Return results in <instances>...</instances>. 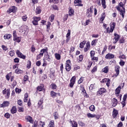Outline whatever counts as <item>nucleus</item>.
<instances>
[{
    "label": "nucleus",
    "mask_w": 127,
    "mask_h": 127,
    "mask_svg": "<svg viewBox=\"0 0 127 127\" xmlns=\"http://www.w3.org/2000/svg\"><path fill=\"white\" fill-rule=\"evenodd\" d=\"M92 13H93V10H92V7H90L87 9L86 15L88 17H91Z\"/></svg>",
    "instance_id": "nucleus-8"
},
{
    "label": "nucleus",
    "mask_w": 127,
    "mask_h": 127,
    "mask_svg": "<svg viewBox=\"0 0 127 127\" xmlns=\"http://www.w3.org/2000/svg\"><path fill=\"white\" fill-rule=\"evenodd\" d=\"M35 12L37 13V14H39L41 12V9H40V7H37L36 8Z\"/></svg>",
    "instance_id": "nucleus-32"
},
{
    "label": "nucleus",
    "mask_w": 127,
    "mask_h": 127,
    "mask_svg": "<svg viewBox=\"0 0 127 127\" xmlns=\"http://www.w3.org/2000/svg\"><path fill=\"white\" fill-rule=\"evenodd\" d=\"M71 123L72 124V127H78V124H77V122L75 121H71Z\"/></svg>",
    "instance_id": "nucleus-36"
},
{
    "label": "nucleus",
    "mask_w": 127,
    "mask_h": 127,
    "mask_svg": "<svg viewBox=\"0 0 127 127\" xmlns=\"http://www.w3.org/2000/svg\"><path fill=\"white\" fill-rule=\"evenodd\" d=\"M10 89H6V88H5L2 91L3 95H6L5 96L6 99H8V98H9V95H10Z\"/></svg>",
    "instance_id": "nucleus-5"
},
{
    "label": "nucleus",
    "mask_w": 127,
    "mask_h": 127,
    "mask_svg": "<svg viewBox=\"0 0 127 127\" xmlns=\"http://www.w3.org/2000/svg\"><path fill=\"white\" fill-rule=\"evenodd\" d=\"M70 34H71V30H68L67 33L66 34V38H69V37L70 35Z\"/></svg>",
    "instance_id": "nucleus-50"
},
{
    "label": "nucleus",
    "mask_w": 127,
    "mask_h": 127,
    "mask_svg": "<svg viewBox=\"0 0 127 127\" xmlns=\"http://www.w3.org/2000/svg\"><path fill=\"white\" fill-rule=\"evenodd\" d=\"M112 102H113V104H112L113 107H116V106L118 105V100L117 99L113 98Z\"/></svg>",
    "instance_id": "nucleus-20"
},
{
    "label": "nucleus",
    "mask_w": 127,
    "mask_h": 127,
    "mask_svg": "<svg viewBox=\"0 0 127 127\" xmlns=\"http://www.w3.org/2000/svg\"><path fill=\"white\" fill-rule=\"evenodd\" d=\"M9 55H10V56L12 57V56H13V55H14V50H12L11 51H10L9 52Z\"/></svg>",
    "instance_id": "nucleus-47"
},
{
    "label": "nucleus",
    "mask_w": 127,
    "mask_h": 127,
    "mask_svg": "<svg viewBox=\"0 0 127 127\" xmlns=\"http://www.w3.org/2000/svg\"><path fill=\"white\" fill-rule=\"evenodd\" d=\"M68 19V14H66L64 15V21H66Z\"/></svg>",
    "instance_id": "nucleus-60"
},
{
    "label": "nucleus",
    "mask_w": 127,
    "mask_h": 127,
    "mask_svg": "<svg viewBox=\"0 0 127 127\" xmlns=\"http://www.w3.org/2000/svg\"><path fill=\"white\" fill-rule=\"evenodd\" d=\"M124 3L123 2H120L117 7V10L120 11V14L122 15L123 18L125 17V13L126 11H125V7H124Z\"/></svg>",
    "instance_id": "nucleus-1"
},
{
    "label": "nucleus",
    "mask_w": 127,
    "mask_h": 127,
    "mask_svg": "<svg viewBox=\"0 0 127 127\" xmlns=\"http://www.w3.org/2000/svg\"><path fill=\"white\" fill-rule=\"evenodd\" d=\"M118 112L116 110L114 109L113 112V117L114 118H116L118 116Z\"/></svg>",
    "instance_id": "nucleus-27"
},
{
    "label": "nucleus",
    "mask_w": 127,
    "mask_h": 127,
    "mask_svg": "<svg viewBox=\"0 0 127 127\" xmlns=\"http://www.w3.org/2000/svg\"><path fill=\"white\" fill-rule=\"evenodd\" d=\"M124 86H125L124 84H123L122 85H119L115 90V95L117 97H119L120 100H122V94L119 95V94L121 93V89H123Z\"/></svg>",
    "instance_id": "nucleus-2"
},
{
    "label": "nucleus",
    "mask_w": 127,
    "mask_h": 127,
    "mask_svg": "<svg viewBox=\"0 0 127 127\" xmlns=\"http://www.w3.org/2000/svg\"><path fill=\"white\" fill-rule=\"evenodd\" d=\"M115 71L116 72L115 75L118 76L119 74H120V66H117L115 67Z\"/></svg>",
    "instance_id": "nucleus-19"
},
{
    "label": "nucleus",
    "mask_w": 127,
    "mask_h": 127,
    "mask_svg": "<svg viewBox=\"0 0 127 127\" xmlns=\"http://www.w3.org/2000/svg\"><path fill=\"white\" fill-rule=\"evenodd\" d=\"M50 2H52L53 3H58V2H59V0H50Z\"/></svg>",
    "instance_id": "nucleus-48"
},
{
    "label": "nucleus",
    "mask_w": 127,
    "mask_h": 127,
    "mask_svg": "<svg viewBox=\"0 0 127 127\" xmlns=\"http://www.w3.org/2000/svg\"><path fill=\"white\" fill-rule=\"evenodd\" d=\"M65 68L66 71H67V72H69V71L71 70V61H70V60L66 61L65 63Z\"/></svg>",
    "instance_id": "nucleus-3"
},
{
    "label": "nucleus",
    "mask_w": 127,
    "mask_h": 127,
    "mask_svg": "<svg viewBox=\"0 0 127 127\" xmlns=\"http://www.w3.org/2000/svg\"><path fill=\"white\" fill-rule=\"evenodd\" d=\"M9 105V102L8 101H4L2 104L0 105V108H3L4 107H7Z\"/></svg>",
    "instance_id": "nucleus-16"
},
{
    "label": "nucleus",
    "mask_w": 127,
    "mask_h": 127,
    "mask_svg": "<svg viewBox=\"0 0 127 127\" xmlns=\"http://www.w3.org/2000/svg\"><path fill=\"white\" fill-rule=\"evenodd\" d=\"M91 60H94L95 61H96V62H97V61H98V57H93L92 58H91Z\"/></svg>",
    "instance_id": "nucleus-61"
},
{
    "label": "nucleus",
    "mask_w": 127,
    "mask_h": 127,
    "mask_svg": "<svg viewBox=\"0 0 127 127\" xmlns=\"http://www.w3.org/2000/svg\"><path fill=\"white\" fill-rule=\"evenodd\" d=\"M49 19L51 20V22H52L54 20V15H51Z\"/></svg>",
    "instance_id": "nucleus-54"
},
{
    "label": "nucleus",
    "mask_w": 127,
    "mask_h": 127,
    "mask_svg": "<svg viewBox=\"0 0 127 127\" xmlns=\"http://www.w3.org/2000/svg\"><path fill=\"white\" fill-rule=\"evenodd\" d=\"M90 54L91 58H92V57H94V56H95V51H91L90 52Z\"/></svg>",
    "instance_id": "nucleus-45"
},
{
    "label": "nucleus",
    "mask_w": 127,
    "mask_h": 127,
    "mask_svg": "<svg viewBox=\"0 0 127 127\" xmlns=\"http://www.w3.org/2000/svg\"><path fill=\"white\" fill-rule=\"evenodd\" d=\"M11 74L12 73L11 72H10L9 73H8L6 75V80L7 81H9V79H10V77L11 76Z\"/></svg>",
    "instance_id": "nucleus-39"
},
{
    "label": "nucleus",
    "mask_w": 127,
    "mask_h": 127,
    "mask_svg": "<svg viewBox=\"0 0 127 127\" xmlns=\"http://www.w3.org/2000/svg\"><path fill=\"white\" fill-rule=\"evenodd\" d=\"M107 92V90L105 89V88H101L97 92V94L98 96H101V95H103L104 93Z\"/></svg>",
    "instance_id": "nucleus-6"
},
{
    "label": "nucleus",
    "mask_w": 127,
    "mask_h": 127,
    "mask_svg": "<svg viewBox=\"0 0 127 127\" xmlns=\"http://www.w3.org/2000/svg\"><path fill=\"white\" fill-rule=\"evenodd\" d=\"M102 83H106V86L110 87L111 85V80L109 78H104L102 81Z\"/></svg>",
    "instance_id": "nucleus-7"
},
{
    "label": "nucleus",
    "mask_w": 127,
    "mask_h": 127,
    "mask_svg": "<svg viewBox=\"0 0 127 127\" xmlns=\"http://www.w3.org/2000/svg\"><path fill=\"white\" fill-rule=\"evenodd\" d=\"M120 64L121 66H124V65H125V62L121 60L120 62Z\"/></svg>",
    "instance_id": "nucleus-64"
},
{
    "label": "nucleus",
    "mask_w": 127,
    "mask_h": 127,
    "mask_svg": "<svg viewBox=\"0 0 127 127\" xmlns=\"http://www.w3.org/2000/svg\"><path fill=\"white\" fill-rule=\"evenodd\" d=\"M43 104V98H42V99H40V100L39 101V102L38 103V105L40 107V106H41V105Z\"/></svg>",
    "instance_id": "nucleus-40"
},
{
    "label": "nucleus",
    "mask_w": 127,
    "mask_h": 127,
    "mask_svg": "<svg viewBox=\"0 0 127 127\" xmlns=\"http://www.w3.org/2000/svg\"><path fill=\"white\" fill-rule=\"evenodd\" d=\"M45 125V123L44 122H42L40 121V125H39V127H44Z\"/></svg>",
    "instance_id": "nucleus-49"
},
{
    "label": "nucleus",
    "mask_w": 127,
    "mask_h": 127,
    "mask_svg": "<svg viewBox=\"0 0 127 127\" xmlns=\"http://www.w3.org/2000/svg\"><path fill=\"white\" fill-rule=\"evenodd\" d=\"M5 118H6V119H9L10 115L8 113H5L4 115Z\"/></svg>",
    "instance_id": "nucleus-58"
},
{
    "label": "nucleus",
    "mask_w": 127,
    "mask_h": 127,
    "mask_svg": "<svg viewBox=\"0 0 127 127\" xmlns=\"http://www.w3.org/2000/svg\"><path fill=\"white\" fill-rule=\"evenodd\" d=\"M55 56L57 60H60L61 59V56L59 54L56 53Z\"/></svg>",
    "instance_id": "nucleus-31"
},
{
    "label": "nucleus",
    "mask_w": 127,
    "mask_h": 127,
    "mask_svg": "<svg viewBox=\"0 0 127 127\" xmlns=\"http://www.w3.org/2000/svg\"><path fill=\"white\" fill-rule=\"evenodd\" d=\"M58 95V96H60V93H56L55 92L52 91L51 92V95L52 96V98H55Z\"/></svg>",
    "instance_id": "nucleus-17"
},
{
    "label": "nucleus",
    "mask_w": 127,
    "mask_h": 127,
    "mask_svg": "<svg viewBox=\"0 0 127 127\" xmlns=\"http://www.w3.org/2000/svg\"><path fill=\"white\" fill-rule=\"evenodd\" d=\"M54 117H55V120H57L59 118V115H58V113L57 112L54 113Z\"/></svg>",
    "instance_id": "nucleus-38"
},
{
    "label": "nucleus",
    "mask_w": 127,
    "mask_h": 127,
    "mask_svg": "<svg viewBox=\"0 0 127 127\" xmlns=\"http://www.w3.org/2000/svg\"><path fill=\"white\" fill-rule=\"evenodd\" d=\"M115 38L113 39V43L115 44L117 43V42L119 41V40L120 39V36L118 35V34H114Z\"/></svg>",
    "instance_id": "nucleus-12"
},
{
    "label": "nucleus",
    "mask_w": 127,
    "mask_h": 127,
    "mask_svg": "<svg viewBox=\"0 0 127 127\" xmlns=\"http://www.w3.org/2000/svg\"><path fill=\"white\" fill-rule=\"evenodd\" d=\"M116 26V23L115 22H112L110 23V27L111 29V31H114V29H115V27Z\"/></svg>",
    "instance_id": "nucleus-22"
},
{
    "label": "nucleus",
    "mask_w": 127,
    "mask_h": 127,
    "mask_svg": "<svg viewBox=\"0 0 127 127\" xmlns=\"http://www.w3.org/2000/svg\"><path fill=\"white\" fill-rule=\"evenodd\" d=\"M89 110L91 112H95L96 108L95 107V106L92 105L89 107Z\"/></svg>",
    "instance_id": "nucleus-34"
},
{
    "label": "nucleus",
    "mask_w": 127,
    "mask_h": 127,
    "mask_svg": "<svg viewBox=\"0 0 127 127\" xmlns=\"http://www.w3.org/2000/svg\"><path fill=\"white\" fill-rule=\"evenodd\" d=\"M101 3L103 8L105 9L107 8V5H106V0H101Z\"/></svg>",
    "instance_id": "nucleus-23"
},
{
    "label": "nucleus",
    "mask_w": 127,
    "mask_h": 127,
    "mask_svg": "<svg viewBox=\"0 0 127 127\" xmlns=\"http://www.w3.org/2000/svg\"><path fill=\"white\" fill-rule=\"evenodd\" d=\"M51 86L52 89H53V90H56V89L57 88V86L55 83H52L51 84Z\"/></svg>",
    "instance_id": "nucleus-43"
},
{
    "label": "nucleus",
    "mask_w": 127,
    "mask_h": 127,
    "mask_svg": "<svg viewBox=\"0 0 127 127\" xmlns=\"http://www.w3.org/2000/svg\"><path fill=\"white\" fill-rule=\"evenodd\" d=\"M47 52V49H43L40 51V53L37 56V60H39L43 56V54Z\"/></svg>",
    "instance_id": "nucleus-4"
},
{
    "label": "nucleus",
    "mask_w": 127,
    "mask_h": 127,
    "mask_svg": "<svg viewBox=\"0 0 127 127\" xmlns=\"http://www.w3.org/2000/svg\"><path fill=\"white\" fill-rule=\"evenodd\" d=\"M68 15H69V16H72V15H74V9H73V8H69L68 11Z\"/></svg>",
    "instance_id": "nucleus-18"
},
{
    "label": "nucleus",
    "mask_w": 127,
    "mask_h": 127,
    "mask_svg": "<svg viewBox=\"0 0 127 127\" xmlns=\"http://www.w3.org/2000/svg\"><path fill=\"white\" fill-rule=\"evenodd\" d=\"M43 90V86H38L37 87V90L39 91V92H41Z\"/></svg>",
    "instance_id": "nucleus-52"
},
{
    "label": "nucleus",
    "mask_w": 127,
    "mask_h": 127,
    "mask_svg": "<svg viewBox=\"0 0 127 127\" xmlns=\"http://www.w3.org/2000/svg\"><path fill=\"white\" fill-rule=\"evenodd\" d=\"M83 81H84V77H80L78 81V84H81V83H83Z\"/></svg>",
    "instance_id": "nucleus-44"
},
{
    "label": "nucleus",
    "mask_w": 127,
    "mask_h": 127,
    "mask_svg": "<svg viewBox=\"0 0 127 127\" xmlns=\"http://www.w3.org/2000/svg\"><path fill=\"white\" fill-rule=\"evenodd\" d=\"M97 42H98V40H97V39L92 40L91 42V43L92 46H94H94L96 45Z\"/></svg>",
    "instance_id": "nucleus-37"
},
{
    "label": "nucleus",
    "mask_w": 127,
    "mask_h": 127,
    "mask_svg": "<svg viewBox=\"0 0 127 127\" xmlns=\"http://www.w3.org/2000/svg\"><path fill=\"white\" fill-rule=\"evenodd\" d=\"M54 121L52 120L50 122V123L48 125V127H54Z\"/></svg>",
    "instance_id": "nucleus-33"
},
{
    "label": "nucleus",
    "mask_w": 127,
    "mask_h": 127,
    "mask_svg": "<svg viewBox=\"0 0 127 127\" xmlns=\"http://www.w3.org/2000/svg\"><path fill=\"white\" fill-rule=\"evenodd\" d=\"M127 94H125L124 96L123 97V101H124V102H126V101L127 100Z\"/></svg>",
    "instance_id": "nucleus-63"
},
{
    "label": "nucleus",
    "mask_w": 127,
    "mask_h": 127,
    "mask_svg": "<svg viewBox=\"0 0 127 127\" xmlns=\"http://www.w3.org/2000/svg\"><path fill=\"white\" fill-rule=\"evenodd\" d=\"M16 55H17L18 57L19 58H22V59H25V56L23 55L22 53L19 51V50H17L16 51Z\"/></svg>",
    "instance_id": "nucleus-9"
},
{
    "label": "nucleus",
    "mask_w": 127,
    "mask_h": 127,
    "mask_svg": "<svg viewBox=\"0 0 127 127\" xmlns=\"http://www.w3.org/2000/svg\"><path fill=\"white\" fill-rule=\"evenodd\" d=\"M10 37H11V35L9 34L4 35L3 37L4 39H9Z\"/></svg>",
    "instance_id": "nucleus-35"
},
{
    "label": "nucleus",
    "mask_w": 127,
    "mask_h": 127,
    "mask_svg": "<svg viewBox=\"0 0 127 127\" xmlns=\"http://www.w3.org/2000/svg\"><path fill=\"white\" fill-rule=\"evenodd\" d=\"M33 19L35 20V21H37L38 22V21L40 20L41 18L39 17L34 16L33 17Z\"/></svg>",
    "instance_id": "nucleus-41"
},
{
    "label": "nucleus",
    "mask_w": 127,
    "mask_h": 127,
    "mask_svg": "<svg viewBox=\"0 0 127 127\" xmlns=\"http://www.w3.org/2000/svg\"><path fill=\"white\" fill-rule=\"evenodd\" d=\"M106 31L107 33H111V32H113L114 31H112V29L108 27L107 28H106Z\"/></svg>",
    "instance_id": "nucleus-46"
},
{
    "label": "nucleus",
    "mask_w": 127,
    "mask_h": 127,
    "mask_svg": "<svg viewBox=\"0 0 127 127\" xmlns=\"http://www.w3.org/2000/svg\"><path fill=\"white\" fill-rule=\"evenodd\" d=\"M22 19L23 21H26V20H27V16H26V15L22 16Z\"/></svg>",
    "instance_id": "nucleus-51"
},
{
    "label": "nucleus",
    "mask_w": 127,
    "mask_h": 127,
    "mask_svg": "<svg viewBox=\"0 0 127 127\" xmlns=\"http://www.w3.org/2000/svg\"><path fill=\"white\" fill-rule=\"evenodd\" d=\"M90 47H91V45H90V43L89 42L87 43L86 44L85 47L84 48V52H87L89 51Z\"/></svg>",
    "instance_id": "nucleus-13"
},
{
    "label": "nucleus",
    "mask_w": 127,
    "mask_h": 127,
    "mask_svg": "<svg viewBox=\"0 0 127 127\" xmlns=\"http://www.w3.org/2000/svg\"><path fill=\"white\" fill-rule=\"evenodd\" d=\"M23 31H28V27L26 26H24L23 27Z\"/></svg>",
    "instance_id": "nucleus-53"
},
{
    "label": "nucleus",
    "mask_w": 127,
    "mask_h": 127,
    "mask_svg": "<svg viewBox=\"0 0 127 127\" xmlns=\"http://www.w3.org/2000/svg\"><path fill=\"white\" fill-rule=\"evenodd\" d=\"M11 114H15L16 113V108L15 106H13L11 109Z\"/></svg>",
    "instance_id": "nucleus-30"
},
{
    "label": "nucleus",
    "mask_w": 127,
    "mask_h": 127,
    "mask_svg": "<svg viewBox=\"0 0 127 127\" xmlns=\"http://www.w3.org/2000/svg\"><path fill=\"white\" fill-rule=\"evenodd\" d=\"M13 38H15V37H17L16 36V31H14L13 33Z\"/></svg>",
    "instance_id": "nucleus-62"
},
{
    "label": "nucleus",
    "mask_w": 127,
    "mask_h": 127,
    "mask_svg": "<svg viewBox=\"0 0 127 127\" xmlns=\"http://www.w3.org/2000/svg\"><path fill=\"white\" fill-rule=\"evenodd\" d=\"M16 9V8L15 7V6H12L9 7V9L7 11V12H8V13H10L11 12L14 13L15 12Z\"/></svg>",
    "instance_id": "nucleus-11"
},
{
    "label": "nucleus",
    "mask_w": 127,
    "mask_h": 127,
    "mask_svg": "<svg viewBox=\"0 0 127 127\" xmlns=\"http://www.w3.org/2000/svg\"><path fill=\"white\" fill-rule=\"evenodd\" d=\"M30 66H31V62H30V61H29L27 62V68H30Z\"/></svg>",
    "instance_id": "nucleus-57"
},
{
    "label": "nucleus",
    "mask_w": 127,
    "mask_h": 127,
    "mask_svg": "<svg viewBox=\"0 0 127 127\" xmlns=\"http://www.w3.org/2000/svg\"><path fill=\"white\" fill-rule=\"evenodd\" d=\"M45 59H46V60H47L48 61H49V62H50V57L49 56V55L48 54V53L47 52L45 54Z\"/></svg>",
    "instance_id": "nucleus-25"
},
{
    "label": "nucleus",
    "mask_w": 127,
    "mask_h": 127,
    "mask_svg": "<svg viewBox=\"0 0 127 127\" xmlns=\"http://www.w3.org/2000/svg\"><path fill=\"white\" fill-rule=\"evenodd\" d=\"M13 40L14 41H16V42H18V43H19V42H20V41H21V38L18 37H16L15 38H13Z\"/></svg>",
    "instance_id": "nucleus-26"
},
{
    "label": "nucleus",
    "mask_w": 127,
    "mask_h": 127,
    "mask_svg": "<svg viewBox=\"0 0 127 127\" xmlns=\"http://www.w3.org/2000/svg\"><path fill=\"white\" fill-rule=\"evenodd\" d=\"M97 71V66H94L92 70H91L92 73H94Z\"/></svg>",
    "instance_id": "nucleus-59"
},
{
    "label": "nucleus",
    "mask_w": 127,
    "mask_h": 127,
    "mask_svg": "<svg viewBox=\"0 0 127 127\" xmlns=\"http://www.w3.org/2000/svg\"><path fill=\"white\" fill-rule=\"evenodd\" d=\"M85 44H86V42L85 41H83V42H81L79 44V47L80 48H84V47L85 46Z\"/></svg>",
    "instance_id": "nucleus-28"
},
{
    "label": "nucleus",
    "mask_w": 127,
    "mask_h": 127,
    "mask_svg": "<svg viewBox=\"0 0 127 127\" xmlns=\"http://www.w3.org/2000/svg\"><path fill=\"white\" fill-rule=\"evenodd\" d=\"M79 69H80V66H79L77 65H74V70H78Z\"/></svg>",
    "instance_id": "nucleus-56"
},
{
    "label": "nucleus",
    "mask_w": 127,
    "mask_h": 127,
    "mask_svg": "<svg viewBox=\"0 0 127 127\" xmlns=\"http://www.w3.org/2000/svg\"><path fill=\"white\" fill-rule=\"evenodd\" d=\"M105 17H106V13L103 12L101 14V17L100 18V21H101V22H103V21H104V19H105Z\"/></svg>",
    "instance_id": "nucleus-21"
},
{
    "label": "nucleus",
    "mask_w": 127,
    "mask_h": 127,
    "mask_svg": "<svg viewBox=\"0 0 127 127\" xmlns=\"http://www.w3.org/2000/svg\"><path fill=\"white\" fill-rule=\"evenodd\" d=\"M15 73L18 74H22L23 73V70L19 69H16L15 70Z\"/></svg>",
    "instance_id": "nucleus-24"
},
{
    "label": "nucleus",
    "mask_w": 127,
    "mask_h": 127,
    "mask_svg": "<svg viewBox=\"0 0 127 127\" xmlns=\"http://www.w3.org/2000/svg\"><path fill=\"white\" fill-rule=\"evenodd\" d=\"M2 49H3V50H4V51H6L7 50V47H6V46H4V45H2L1 46Z\"/></svg>",
    "instance_id": "nucleus-55"
},
{
    "label": "nucleus",
    "mask_w": 127,
    "mask_h": 127,
    "mask_svg": "<svg viewBox=\"0 0 127 127\" xmlns=\"http://www.w3.org/2000/svg\"><path fill=\"white\" fill-rule=\"evenodd\" d=\"M115 58V55L112 54H108L105 56L106 59H113V58Z\"/></svg>",
    "instance_id": "nucleus-15"
},
{
    "label": "nucleus",
    "mask_w": 127,
    "mask_h": 127,
    "mask_svg": "<svg viewBox=\"0 0 127 127\" xmlns=\"http://www.w3.org/2000/svg\"><path fill=\"white\" fill-rule=\"evenodd\" d=\"M88 118H95L96 117V115L95 114H91V113L87 114Z\"/></svg>",
    "instance_id": "nucleus-42"
},
{
    "label": "nucleus",
    "mask_w": 127,
    "mask_h": 127,
    "mask_svg": "<svg viewBox=\"0 0 127 127\" xmlns=\"http://www.w3.org/2000/svg\"><path fill=\"white\" fill-rule=\"evenodd\" d=\"M102 72L108 73L109 72V66H107L102 69Z\"/></svg>",
    "instance_id": "nucleus-29"
},
{
    "label": "nucleus",
    "mask_w": 127,
    "mask_h": 127,
    "mask_svg": "<svg viewBox=\"0 0 127 127\" xmlns=\"http://www.w3.org/2000/svg\"><path fill=\"white\" fill-rule=\"evenodd\" d=\"M25 120H27V122L30 123V124H33V120L32 119V117L30 116H27L25 118Z\"/></svg>",
    "instance_id": "nucleus-14"
},
{
    "label": "nucleus",
    "mask_w": 127,
    "mask_h": 127,
    "mask_svg": "<svg viewBox=\"0 0 127 127\" xmlns=\"http://www.w3.org/2000/svg\"><path fill=\"white\" fill-rule=\"evenodd\" d=\"M75 82H76V77L73 76L70 79V83L69 84V86L70 88H73L74 84H75Z\"/></svg>",
    "instance_id": "nucleus-10"
}]
</instances>
